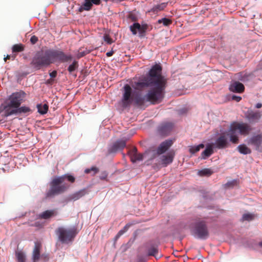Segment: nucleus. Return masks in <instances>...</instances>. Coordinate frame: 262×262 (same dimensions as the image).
Listing matches in <instances>:
<instances>
[{"instance_id": "13d9d810", "label": "nucleus", "mask_w": 262, "mask_h": 262, "mask_svg": "<svg viewBox=\"0 0 262 262\" xmlns=\"http://www.w3.org/2000/svg\"><path fill=\"white\" fill-rule=\"evenodd\" d=\"M259 246L262 247V241L259 243Z\"/></svg>"}, {"instance_id": "c756f323", "label": "nucleus", "mask_w": 262, "mask_h": 262, "mask_svg": "<svg viewBox=\"0 0 262 262\" xmlns=\"http://www.w3.org/2000/svg\"><path fill=\"white\" fill-rule=\"evenodd\" d=\"M236 76L238 80L245 82L248 81L249 75L241 72L236 74Z\"/></svg>"}, {"instance_id": "603ef678", "label": "nucleus", "mask_w": 262, "mask_h": 262, "mask_svg": "<svg viewBox=\"0 0 262 262\" xmlns=\"http://www.w3.org/2000/svg\"><path fill=\"white\" fill-rule=\"evenodd\" d=\"M41 257L42 258H43L45 260H47L48 259V256L47 255H43V254H42L41 256Z\"/></svg>"}, {"instance_id": "cd10ccee", "label": "nucleus", "mask_w": 262, "mask_h": 262, "mask_svg": "<svg viewBox=\"0 0 262 262\" xmlns=\"http://www.w3.org/2000/svg\"><path fill=\"white\" fill-rule=\"evenodd\" d=\"M78 62L76 60H74L72 63L70 64L68 68V71L70 74H72L74 72L77 70L78 68Z\"/></svg>"}, {"instance_id": "f03ea898", "label": "nucleus", "mask_w": 262, "mask_h": 262, "mask_svg": "<svg viewBox=\"0 0 262 262\" xmlns=\"http://www.w3.org/2000/svg\"><path fill=\"white\" fill-rule=\"evenodd\" d=\"M66 180L73 183L75 181V178L72 176L68 174L54 178L50 182V188L47 191L46 196L52 197L67 190L69 187V185L65 182Z\"/></svg>"}, {"instance_id": "bf43d9fd", "label": "nucleus", "mask_w": 262, "mask_h": 262, "mask_svg": "<svg viewBox=\"0 0 262 262\" xmlns=\"http://www.w3.org/2000/svg\"><path fill=\"white\" fill-rule=\"evenodd\" d=\"M84 53H81V56H80L81 57V56H84Z\"/></svg>"}, {"instance_id": "4be33fe9", "label": "nucleus", "mask_w": 262, "mask_h": 262, "mask_svg": "<svg viewBox=\"0 0 262 262\" xmlns=\"http://www.w3.org/2000/svg\"><path fill=\"white\" fill-rule=\"evenodd\" d=\"M160 159L161 164L163 167H166L172 162L173 157L171 155H163Z\"/></svg>"}, {"instance_id": "58836bf2", "label": "nucleus", "mask_w": 262, "mask_h": 262, "mask_svg": "<svg viewBox=\"0 0 262 262\" xmlns=\"http://www.w3.org/2000/svg\"><path fill=\"white\" fill-rule=\"evenodd\" d=\"M18 111L19 114L21 113H26L29 112L30 111V108L29 107L23 106L21 107H18Z\"/></svg>"}, {"instance_id": "052dcab7", "label": "nucleus", "mask_w": 262, "mask_h": 262, "mask_svg": "<svg viewBox=\"0 0 262 262\" xmlns=\"http://www.w3.org/2000/svg\"><path fill=\"white\" fill-rule=\"evenodd\" d=\"M261 67L260 68L262 69V61L261 62Z\"/></svg>"}, {"instance_id": "393cba45", "label": "nucleus", "mask_w": 262, "mask_h": 262, "mask_svg": "<svg viewBox=\"0 0 262 262\" xmlns=\"http://www.w3.org/2000/svg\"><path fill=\"white\" fill-rule=\"evenodd\" d=\"M55 211L54 210H46L38 215L39 218L43 219H48L54 215Z\"/></svg>"}, {"instance_id": "5fc2aeb1", "label": "nucleus", "mask_w": 262, "mask_h": 262, "mask_svg": "<svg viewBox=\"0 0 262 262\" xmlns=\"http://www.w3.org/2000/svg\"><path fill=\"white\" fill-rule=\"evenodd\" d=\"M120 237V236H118V234H117L115 237V241H117Z\"/></svg>"}, {"instance_id": "f8f14e48", "label": "nucleus", "mask_w": 262, "mask_h": 262, "mask_svg": "<svg viewBox=\"0 0 262 262\" xmlns=\"http://www.w3.org/2000/svg\"><path fill=\"white\" fill-rule=\"evenodd\" d=\"M126 146V141L120 139L116 141L113 144L110 145L108 148L109 154H115L117 151L122 150Z\"/></svg>"}, {"instance_id": "72a5a7b5", "label": "nucleus", "mask_w": 262, "mask_h": 262, "mask_svg": "<svg viewBox=\"0 0 262 262\" xmlns=\"http://www.w3.org/2000/svg\"><path fill=\"white\" fill-rule=\"evenodd\" d=\"M213 173L212 171L209 168H204L199 171V173L201 176H209Z\"/></svg>"}, {"instance_id": "9d476101", "label": "nucleus", "mask_w": 262, "mask_h": 262, "mask_svg": "<svg viewBox=\"0 0 262 262\" xmlns=\"http://www.w3.org/2000/svg\"><path fill=\"white\" fill-rule=\"evenodd\" d=\"M148 25L146 24L140 25L137 22L134 23L129 26V29L134 35L138 33V36L142 38L145 36V33L147 30Z\"/></svg>"}, {"instance_id": "c9c22d12", "label": "nucleus", "mask_w": 262, "mask_h": 262, "mask_svg": "<svg viewBox=\"0 0 262 262\" xmlns=\"http://www.w3.org/2000/svg\"><path fill=\"white\" fill-rule=\"evenodd\" d=\"M13 52H19L24 50V47L21 44L15 45L12 47Z\"/></svg>"}, {"instance_id": "c85d7f7f", "label": "nucleus", "mask_w": 262, "mask_h": 262, "mask_svg": "<svg viewBox=\"0 0 262 262\" xmlns=\"http://www.w3.org/2000/svg\"><path fill=\"white\" fill-rule=\"evenodd\" d=\"M38 112L39 114L43 115L47 113L48 111V105L47 104L42 105L41 104H38L37 105Z\"/></svg>"}, {"instance_id": "e433bc0d", "label": "nucleus", "mask_w": 262, "mask_h": 262, "mask_svg": "<svg viewBox=\"0 0 262 262\" xmlns=\"http://www.w3.org/2000/svg\"><path fill=\"white\" fill-rule=\"evenodd\" d=\"M6 113L7 116H11L14 114L17 115L19 114L18 111V107L14 108V109L12 110H9L7 109L6 110Z\"/></svg>"}, {"instance_id": "39448f33", "label": "nucleus", "mask_w": 262, "mask_h": 262, "mask_svg": "<svg viewBox=\"0 0 262 262\" xmlns=\"http://www.w3.org/2000/svg\"><path fill=\"white\" fill-rule=\"evenodd\" d=\"M251 130V126L246 123H235L231 124L228 134V135L229 136L230 141L234 144L237 143L238 132L242 135L246 136Z\"/></svg>"}, {"instance_id": "b1692460", "label": "nucleus", "mask_w": 262, "mask_h": 262, "mask_svg": "<svg viewBox=\"0 0 262 262\" xmlns=\"http://www.w3.org/2000/svg\"><path fill=\"white\" fill-rule=\"evenodd\" d=\"M84 3L79 8L78 11L80 12L84 10L89 11L93 6L92 2L90 0H84Z\"/></svg>"}, {"instance_id": "9b49d317", "label": "nucleus", "mask_w": 262, "mask_h": 262, "mask_svg": "<svg viewBox=\"0 0 262 262\" xmlns=\"http://www.w3.org/2000/svg\"><path fill=\"white\" fill-rule=\"evenodd\" d=\"M228 131L226 133L222 134L215 141L213 144L214 148L217 149H224L228 147L229 142L228 135Z\"/></svg>"}, {"instance_id": "a18cd8bd", "label": "nucleus", "mask_w": 262, "mask_h": 262, "mask_svg": "<svg viewBox=\"0 0 262 262\" xmlns=\"http://www.w3.org/2000/svg\"><path fill=\"white\" fill-rule=\"evenodd\" d=\"M232 99L236 101V102H239L241 100L242 97L240 96H237L233 95L232 96Z\"/></svg>"}, {"instance_id": "2f4dec72", "label": "nucleus", "mask_w": 262, "mask_h": 262, "mask_svg": "<svg viewBox=\"0 0 262 262\" xmlns=\"http://www.w3.org/2000/svg\"><path fill=\"white\" fill-rule=\"evenodd\" d=\"M172 20L166 18L164 17L161 19H160L158 20V23L160 24H162L164 26H169L170 25L172 24Z\"/></svg>"}, {"instance_id": "4d7b16f0", "label": "nucleus", "mask_w": 262, "mask_h": 262, "mask_svg": "<svg viewBox=\"0 0 262 262\" xmlns=\"http://www.w3.org/2000/svg\"><path fill=\"white\" fill-rule=\"evenodd\" d=\"M112 2H120V0H111Z\"/></svg>"}, {"instance_id": "1a4fd4ad", "label": "nucleus", "mask_w": 262, "mask_h": 262, "mask_svg": "<svg viewBox=\"0 0 262 262\" xmlns=\"http://www.w3.org/2000/svg\"><path fill=\"white\" fill-rule=\"evenodd\" d=\"M26 94L23 91L12 93L9 97L10 102L8 106L10 107H18L23 101Z\"/></svg>"}, {"instance_id": "3c124183", "label": "nucleus", "mask_w": 262, "mask_h": 262, "mask_svg": "<svg viewBox=\"0 0 262 262\" xmlns=\"http://www.w3.org/2000/svg\"><path fill=\"white\" fill-rule=\"evenodd\" d=\"M125 233V232L122 230H120L118 233H117L118 234V236H121L122 235H123L124 233Z\"/></svg>"}, {"instance_id": "37998d69", "label": "nucleus", "mask_w": 262, "mask_h": 262, "mask_svg": "<svg viewBox=\"0 0 262 262\" xmlns=\"http://www.w3.org/2000/svg\"><path fill=\"white\" fill-rule=\"evenodd\" d=\"M107 176L108 173L106 171H103L101 172L99 178L102 180H105L107 179Z\"/></svg>"}, {"instance_id": "4c0bfd02", "label": "nucleus", "mask_w": 262, "mask_h": 262, "mask_svg": "<svg viewBox=\"0 0 262 262\" xmlns=\"http://www.w3.org/2000/svg\"><path fill=\"white\" fill-rule=\"evenodd\" d=\"M16 257L18 262H25V255L22 252L17 253Z\"/></svg>"}, {"instance_id": "ea45409f", "label": "nucleus", "mask_w": 262, "mask_h": 262, "mask_svg": "<svg viewBox=\"0 0 262 262\" xmlns=\"http://www.w3.org/2000/svg\"><path fill=\"white\" fill-rule=\"evenodd\" d=\"M127 18L130 19L132 21H134V23L136 22L138 19V16L134 13L128 14Z\"/></svg>"}, {"instance_id": "c03bdc74", "label": "nucleus", "mask_w": 262, "mask_h": 262, "mask_svg": "<svg viewBox=\"0 0 262 262\" xmlns=\"http://www.w3.org/2000/svg\"><path fill=\"white\" fill-rule=\"evenodd\" d=\"M38 41V38L35 35L32 36L30 38V41L32 44H35Z\"/></svg>"}, {"instance_id": "49530a36", "label": "nucleus", "mask_w": 262, "mask_h": 262, "mask_svg": "<svg viewBox=\"0 0 262 262\" xmlns=\"http://www.w3.org/2000/svg\"><path fill=\"white\" fill-rule=\"evenodd\" d=\"M90 1H91V2H92V5L94 4V5H99L100 3V2H101L100 0H90Z\"/></svg>"}, {"instance_id": "4468645a", "label": "nucleus", "mask_w": 262, "mask_h": 262, "mask_svg": "<svg viewBox=\"0 0 262 262\" xmlns=\"http://www.w3.org/2000/svg\"><path fill=\"white\" fill-rule=\"evenodd\" d=\"M247 142L249 145L253 146L256 150L259 151L262 143V135L259 134L253 136L248 139Z\"/></svg>"}, {"instance_id": "6ab92c4d", "label": "nucleus", "mask_w": 262, "mask_h": 262, "mask_svg": "<svg viewBox=\"0 0 262 262\" xmlns=\"http://www.w3.org/2000/svg\"><path fill=\"white\" fill-rule=\"evenodd\" d=\"M173 141L170 139L166 140L162 142L157 148V153L159 155L165 152L172 144Z\"/></svg>"}, {"instance_id": "aec40b11", "label": "nucleus", "mask_w": 262, "mask_h": 262, "mask_svg": "<svg viewBox=\"0 0 262 262\" xmlns=\"http://www.w3.org/2000/svg\"><path fill=\"white\" fill-rule=\"evenodd\" d=\"M129 155L133 163L142 161L144 156L143 155L138 153L136 148H134L132 150H130Z\"/></svg>"}, {"instance_id": "7ed1b4c3", "label": "nucleus", "mask_w": 262, "mask_h": 262, "mask_svg": "<svg viewBox=\"0 0 262 262\" xmlns=\"http://www.w3.org/2000/svg\"><path fill=\"white\" fill-rule=\"evenodd\" d=\"M162 67L159 64H155L151 67L148 75L137 82H134L132 87L135 90H141L144 88L150 86L155 79L162 73Z\"/></svg>"}, {"instance_id": "5701e85b", "label": "nucleus", "mask_w": 262, "mask_h": 262, "mask_svg": "<svg viewBox=\"0 0 262 262\" xmlns=\"http://www.w3.org/2000/svg\"><path fill=\"white\" fill-rule=\"evenodd\" d=\"M40 246L38 243L35 244V246L33 251L32 259L34 262H36L39 259Z\"/></svg>"}, {"instance_id": "f3484780", "label": "nucleus", "mask_w": 262, "mask_h": 262, "mask_svg": "<svg viewBox=\"0 0 262 262\" xmlns=\"http://www.w3.org/2000/svg\"><path fill=\"white\" fill-rule=\"evenodd\" d=\"M229 90L231 92L241 93L244 91V85L239 81H233L231 82L229 88Z\"/></svg>"}, {"instance_id": "423d86ee", "label": "nucleus", "mask_w": 262, "mask_h": 262, "mask_svg": "<svg viewBox=\"0 0 262 262\" xmlns=\"http://www.w3.org/2000/svg\"><path fill=\"white\" fill-rule=\"evenodd\" d=\"M52 63L51 50L37 53L32 61V64L37 69L47 67Z\"/></svg>"}, {"instance_id": "a19ab883", "label": "nucleus", "mask_w": 262, "mask_h": 262, "mask_svg": "<svg viewBox=\"0 0 262 262\" xmlns=\"http://www.w3.org/2000/svg\"><path fill=\"white\" fill-rule=\"evenodd\" d=\"M103 39L108 45H111L113 42L112 39L107 34L103 36Z\"/></svg>"}, {"instance_id": "ddd939ff", "label": "nucleus", "mask_w": 262, "mask_h": 262, "mask_svg": "<svg viewBox=\"0 0 262 262\" xmlns=\"http://www.w3.org/2000/svg\"><path fill=\"white\" fill-rule=\"evenodd\" d=\"M88 193V191L86 189L84 188L81 189L79 191H77L73 193L69 194L66 198V201L67 202H71V201H76L82 197L84 196L85 195Z\"/></svg>"}, {"instance_id": "864d4df0", "label": "nucleus", "mask_w": 262, "mask_h": 262, "mask_svg": "<svg viewBox=\"0 0 262 262\" xmlns=\"http://www.w3.org/2000/svg\"><path fill=\"white\" fill-rule=\"evenodd\" d=\"M261 106H262V104L260 103H257L255 105V107L257 108H259L261 107Z\"/></svg>"}, {"instance_id": "412c9836", "label": "nucleus", "mask_w": 262, "mask_h": 262, "mask_svg": "<svg viewBox=\"0 0 262 262\" xmlns=\"http://www.w3.org/2000/svg\"><path fill=\"white\" fill-rule=\"evenodd\" d=\"M213 153V145L208 143L206 145L205 149L201 154V159H206Z\"/></svg>"}, {"instance_id": "bb28decb", "label": "nucleus", "mask_w": 262, "mask_h": 262, "mask_svg": "<svg viewBox=\"0 0 262 262\" xmlns=\"http://www.w3.org/2000/svg\"><path fill=\"white\" fill-rule=\"evenodd\" d=\"M238 151L243 155L250 154L251 152V149L247 147L245 144H241L238 146Z\"/></svg>"}, {"instance_id": "7c9ffc66", "label": "nucleus", "mask_w": 262, "mask_h": 262, "mask_svg": "<svg viewBox=\"0 0 262 262\" xmlns=\"http://www.w3.org/2000/svg\"><path fill=\"white\" fill-rule=\"evenodd\" d=\"M204 147V145L202 143L198 145L191 146L189 148V152L192 154L199 151L201 149Z\"/></svg>"}, {"instance_id": "8fccbe9b", "label": "nucleus", "mask_w": 262, "mask_h": 262, "mask_svg": "<svg viewBox=\"0 0 262 262\" xmlns=\"http://www.w3.org/2000/svg\"><path fill=\"white\" fill-rule=\"evenodd\" d=\"M114 52L113 51L108 52L106 53V55L107 57H110L113 55Z\"/></svg>"}, {"instance_id": "473e14b6", "label": "nucleus", "mask_w": 262, "mask_h": 262, "mask_svg": "<svg viewBox=\"0 0 262 262\" xmlns=\"http://www.w3.org/2000/svg\"><path fill=\"white\" fill-rule=\"evenodd\" d=\"M254 218V214L250 213H244L242 218L243 221H251Z\"/></svg>"}, {"instance_id": "0eeeda50", "label": "nucleus", "mask_w": 262, "mask_h": 262, "mask_svg": "<svg viewBox=\"0 0 262 262\" xmlns=\"http://www.w3.org/2000/svg\"><path fill=\"white\" fill-rule=\"evenodd\" d=\"M77 233L75 227L66 228L60 227L56 230V234L58 236L59 241L62 244H68L72 242Z\"/></svg>"}, {"instance_id": "a878e982", "label": "nucleus", "mask_w": 262, "mask_h": 262, "mask_svg": "<svg viewBox=\"0 0 262 262\" xmlns=\"http://www.w3.org/2000/svg\"><path fill=\"white\" fill-rule=\"evenodd\" d=\"M167 3H162L161 4L155 5L151 9L150 11L155 13H157L159 11H162L167 6Z\"/></svg>"}, {"instance_id": "20e7f679", "label": "nucleus", "mask_w": 262, "mask_h": 262, "mask_svg": "<svg viewBox=\"0 0 262 262\" xmlns=\"http://www.w3.org/2000/svg\"><path fill=\"white\" fill-rule=\"evenodd\" d=\"M208 218H198L193 224L192 234L196 238L205 240L209 236V231L208 228Z\"/></svg>"}, {"instance_id": "6e6d98bb", "label": "nucleus", "mask_w": 262, "mask_h": 262, "mask_svg": "<svg viewBox=\"0 0 262 262\" xmlns=\"http://www.w3.org/2000/svg\"><path fill=\"white\" fill-rule=\"evenodd\" d=\"M10 55H7L6 57L4 58V60L6 61L7 59H9L10 58Z\"/></svg>"}, {"instance_id": "6e6552de", "label": "nucleus", "mask_w": 262, "mask_h": 262, "mask_svg": "<svg viewBox=\"0 0 262 262\" xmlns=\"http://www.w3.org/2000/svg\"><path fill=\"white\" fill-rule=\"evenodd\" d=\"M51 53L53 63L55 62H67L73 58L71 54H66L61 50H51Z\"/></svg>"}, {"instance_id": "2eb2a0df", "label": "nucleus", "mask_w": 262, "mask_h": 262, "mask_svg": "<svg viewBox=\"0 0 262 262\" xmlns=\"http://www.w3.org/2000/svg\"><path fill=\"white\" fill-rule=\"evenodd\" d=\"M173 124L170 122H165L161 124L158 127L159 133L162 136H167L171 132Z\"/></svg>"}, {"instance_id": "de8ad7c7", "label": "nucleus", "mask_w": 262, "mask_h": 262, "mask_svg": "<svg viewBox=\"0 0 262 262\" xmlns=\"http://www.w3.org/2000/svg\"><path fill=\"white\" fill-rule=\"evenodd\" d=\"M49 75L51 78H55L57 75V72L56 71H53L50 73Z\"/></svg>"}, {"instance_id": "f257e3e1", "label": "nucleus", "mask_w": 262, "mask_h": 262, "mask_svg": "<svg viewBox=\"0 0 262 262\" xmlns=\"http://www.w3.org/2000/svg\"><path fill=\"white\" fill-rule=\"evenodd\" d=\"M167 81V78L162 73L160 74L150 86L151 89L143 96L140 92L133 91L129 84H125L123 88L122 106L126 108L132 103L138 106L143 105L145 102H149L152 104L160 103L164 96Z\"/></svg>"}, {"instance_id": "79ce46f5", "label": "nucleus", "mask_w": 262, "mask_h": 262, "mask_svg": "<svg viewBox=\"0 0 262 262\" xmlns=\"http://www.w3.org/2000/svg\"><path fill=\"white\" fill-rule=\"evenodd\" d=\"M236 183L237 181L235 180H233L232 181L228 182L227 183H226L225 184V187L226 188L233 187V186L236 184Z\"/></svg>"}, {"instance_id": "a211bd4d", "label": "nucleus", "mask_w": 262, "mask_h": 262, "mask_svg": "<svg viewBox=\"0 0 262 262\" xmlns=\"http://www.w3.org/2000/svg\"><path fill=\"white\" fill-rule=\"evenodd\" d=\"M247 119L250 122H257L261 117V114L259 111L253 112L252 111H248L246 114Z\"/></svg>"}, {"instance_id": "f704fd0d", "label": "nucleus", "mask_w": 262, "mask_h": 262, "mask_svg": "<svg viewBox=\"0 0 262 262\" xmlns=\"http://www.w3.org/2000/svg\"><path fill=\"white\" fill-rule=\"evenodd\" d=\"M99 171V169L96 167L93 166L90 168H86L84 170L85 173H91L92 176H94Z\"/></svg>"}, {"instance_id": "dca6fc26", "label": "nucleus", "mask_w": 262, "mask_h": 262, "mask_svg": "<svg viewBox=\"0 0 262 262\" xmlns=\"http://www.w3.org/2000/svg\"><path fill=\"white\" fill-rule=\"evenodd\" d=\"M147 255L154 256L156 257L160 255H158V246L157 244L154 243L152 242H150L146 246Z\"/></svg>"}, {"instance_id": "09e8293b", "label": "nucleus", "mask_w": 262, "mask_h": 262, "mask_svg": "<svg viewBox=\"0 0 262 262\" xmlns=\"http://www.w3.org/2000/svg\"><path fill=\"white\" fill-rule=\"evenodd\" d=\"M129 225H126L124 227V228L122 229V230H123L125 232H126L127 231V230H128V228H129Z\"/></svg>"}]
</instances>
